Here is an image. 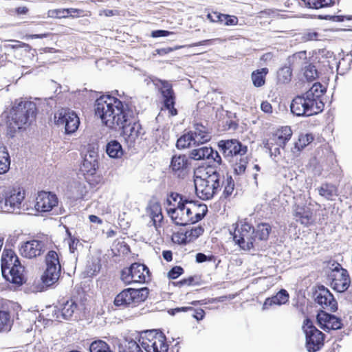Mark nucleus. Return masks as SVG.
Segmentation results:
<instances>
[{
	"label": "nucleus",
	"instance_id": "f257e3e1",
	"mask_svg": "<svg viewBox=\"0 0 352 352\" xmlns=\"http://www.w3.org/2000/svg\"><path fill=\"white\" fill-rule=\"evenodd\" d=\"M94 107L96 116L105 126L114 130L122 129L128 142L134 143L144 135V131L137 119L138 113L132 105L124 104L115 97L102 96L96 100Z\"/></svg>",
	"mask_w": 352,
	"mask_h": 352
},
{
	"label": "nucleus",
	"instance_id": "f03ea898",
	"mask_svg": "<svg viewBox=\"0 0 352 352\" xmlns=\"http://www.w3.org/2000/svg\"><path fill=\"white\" fill-rule=\"evenodd\" d=\"M233 236L235 244L245 251H250L258 247V242L267 241L269 238L272 228L268 223L258 224L254 228L246 219H242L232 225Z\"/></svg>",
	"mask_w": 352,
	"mask_h": 352
},
{
	"label": "nucleus",
	"instance_id": "7ed1b4c3",
	"mask_svg": "<svg viewBox=\"0 0 352 352\" xmlns=\"http://www.w3.org/2000/svg\"><path fill=\"white\" fill-rule=\"evenodd\" d=\"M197 169L194 175V185L197 196L202 200L212 199L221 189L223 184V176L211 168H206V173H201Z\"/></svg>",
	"mask_w": 352,
	"mask_h": 352
},
{
	"label": "nucleus",
	"instance_id": "20e7f679",
	"mask_svg": "<svg viewBox=\"0 0 352 352\" xmlns=\"http://www.w3.org/2000/svg\"><path fill=\"white\" fill-rule=\"evenodd\" d=\"M24 267L12 250H4L1 256L3 276L12 283L21 285L23 282Z\"/></svg>",
	"mask_w": 352,
	"mask_h": 352
},
{
	"label": "nucleus",
	"instance_id": "39448f33",
	"mask_svg": "<svg viewBox=\"0 0 352 352\" xmlns=\"http://www.w3.org/2000/svg\"><path fill=\"white\" fill-rule=\"evenodd\" d=\"M10 126L20 129L28 123L32 122L36 118V105L34 102L16 100L10 111Z\"/></svg>",
	"mask_w": 352,
	"mask_h": 352
},
{
	"label": "nucleus",
	"instance_id": "423d86ee",
	"mask_svg": "<svg viewBox=\"0 0 352 352\" xmlns=\"http://www.w3.org/2000/svg\"><path fill=\"white\" fill-rule=\"evenodd\" d=\"M3 206L2 211L8 213L20 214L25 210L23 201L25 199V190L21 187L3 188Z\"/></svg>",
	"mask_w": 352,
	"mask_h": 352
},
{
	"label": "nucleus",
	"instance_id": "0eeeda50",
	"mask_svg": "<svg viewBox=\"0 0 352 352\" xmlns=\"http://www.w3.org/2000/svg\"><path fill=\"white\" fill-rule=\"evenodd\" d=\"M166 337L157 330H148L141 333L139 342L146 352H167Z\"/></svg>",
	"mask_w": 352,
	"mask_h": 352
},
{
	"label": "nucleus",
	"instance_id": "6e6552de",
	"mask_svg": "<svg viewBox=\"0 0 352 352\" xmlns=\"http://www.w3.org/2000/svg\"><path fill=\"white\" fill-rule=\"evenodd\" d=\"M46 269L41 276V280L46 287L56 283L60 276L61 265L59 256L54 250H50L45 256Z\"/></svg>",
	"mask_w": 352,
	"mask_h": 352
},
{
	"label": "nucleus",
	"instance_id": "1a4fd4ad",
	"mask_svg": "<svg viewBox=\"0 0 352 352\" xmlns=\"http://www.w3.org/2000/svg\"><path fill=\"white\" fill-rule=\"evenodd\" d=\"M149 290L147 287L140 289L127 288L118 294L114 300L116 307L135 306L137 304L144 302L148 296Z\"/></svg>",
	"mask_w": 352,
	"mask_h": 352
},
{
	"label": "nucleus",
	"instance_id": "9d476101",
	"mask_svg": "<svg viewBox=\"0 0 352 352\" xmlns=\"http://www.w3.org/2000/svg\"><path fill=\"white\" fill-rule=\"evenodd\" d=\"M302 329L306 338V346L309 352L318 351L324 344V334L314 326L312 321L306 318Z\"/></svg>",
	"mask_w": 352,
	"mask_h": 352
},
{
	"label": "nucleus",
	"instance_id": "9b49d317",
	"mask_svg": "<svg viewBox=\"0 0 352 352\" xmlns=\"http://www.w3.org/2000/svg\"><path fill=\"white\" fill-rule=\"evenodd\" d=\"M333 265L335 267L328 276L329 279L331 280V286L338 292H344L349 288L351 283L349 274L340 264L336 263Z\"/></svg>",
	"mask_w": 352,
	"mask_h": 352
},
{
	"label": "nucleus",
	"instance_id": "f8f14e48",
	"mask_svg": "<svg viewBox=\"0 0 352 352\" xmlns=\"http://www.w3.org/2000/svg\"><path fill=\"white\" fill-rule=\"evenodd\" d=\"M54 120L57 125H65V131L67 134L74 133L80 124L77 114L69 109L64 108L55 113Z\"/></svg>",
	"mask_w": 352,
	"mask_h": 352
},
{
	"label": "nucleus",
	"instance_id": "ddd939ff",
	"mask_svg": "<svg viewBox=\"0 0 352 352\" xmlns=\"http://www.w3.org/2000/svg\"><path fill=\"white\" fill-rule=\"evenodd\" d=\"M218 146L226 158H239L245 155L248 151L247 146L235 139L220 140Z\"/></svg>",
	"mask_w": 352,
	"mask_h": 352
},
{
	"label": "nucleus",
	"instance_id": "4468645a",
	"mask_svg": "<svg viewBox=\"0 0 352 352\" xmlns=\"http://www.w3.org/2000/svg\"><path fill=\"white\" fill-rule=\"evenodd\" d=\"M302 94L296 96L290 105L291 112L296 116L309 117L316 115L318 112L313 107V104L309 103Z\"/></svg>",
	"mask_w": 352,
	"mask_h": 352
},
{
	"label": "nucleus",
	"instance_id": "2eb2a0df",
	"mask_svg": "<svg viewBox=\"0 0 352 352\" xmlns=\"http://www.w3.org/2000/svg\"><path fill=\"white\" fill-rule=\"evenodd\" d=\"M315 301L323 309L334 312L338 309V303L333 294L324 286H319L314 293Z\"/></svg>",
	"mask_w": 352,
	"mask_h": 352
},
{
	"label": "nucleus",
	"instance_id": "dca6fc26",
	"mask_svg": "<svg viewBox=\"0 0 352 352\" xmlns=\"http://www.w3.org/2000/svg\"><path fill=\"white\" fill-rule=\"evenodd\" d=\"M325 89L322 87V85L319 83H314L312 87L307 91L305 94H302L304 97L309 100L310 104H313V107L316 112H321L324 109V103L322 100Z\"/></svg>",
	"mask_w": 352,
	"mask_h": 352
},
{
	"label": "nucleus",
	"instance_id": "f3484780",
	"mask_svg": "<svg viewBox=\"0 0 352 352\" xmlns=\"http://www.w3.org/2000/svg\"><path fill=\"white\" fill-rule=\"evenodd\" d=\"M76 309V303L72 300L59 302L53 308L52 317L58 321L69 320L73 316Z\"/></svg>",
	"mask_w": 352,
	"mask_h": 352
},
{
	"label": "nucleus",
	"instance_id": "a211bd4d",
	"mask_svg": "<svg viewBox=\"0 0 352 352\" xmlns=\"http://www.w3.org/2000/svg\"><path fill=\"white\" fill-rule=\"evenodd\" d=\"M189 157L194 160H211L217 165H221L222 160L219 153L212 147L201 146L190 151Z\"/></svg>",
	"mask_w": 352,
	"mask_h": 352
},
{
	"label": "nucleus",
	"instance_id": "6ab92c4d",
	"mask_svg": "<svg viewBox=\"0 0 352 352\" xmlns=\"http://www.w3.org/2000/svg\"><path fill=\"white\" fill-rule=\"evenodd\" d=\"M58 204L56 195L50 192L41 191L36 199L35 209L38 212H49Z\"/></svg>",
	"mask_w": 352,
	"mask_h": 352
},
{
	"label": "nucleus",
	"instance_id": "aec40b11",
	"mask_svg": "<svg viewBox=\"0 0 352 352\" xmlns=\"http://www.w3.org/2000/svg\"><path fill=\"white\" fill-rule=\"evenodd\" d=\"M316 318L319 326L324 331L338 330L342 327L340 318L324 311H320Z\"/></svg>",
	"mask_w": 352,
	"mask_h": 352
},
{
	"label": "nucleus",
	"instance_id": "412c9836",
	"mask_svg": "<svg viewBox=\"0 0 352 352\" xmlns=\"http://www.w3.org/2000/svg\"><path fill=\"white\" fill-rule=\"evenodd\" d=\"M45 250V243L43 241L31 240L21 246L20 252L23 256L33 258L40 256Z\"/></svg>",
	"mask_w": 352,
	"mask_h": 352
},
{
	"label": "nucleus",
	"instance_id": "4be33fe9",
	"mask_svg": "<svg viewBox=\"0 0 352 352\" xmlns=\"http://www.w3.org/2000/svg\"><path fill=\"white\" fill-rule=\"evenodd\" d=\"M160 82L162 83L160 92L164 99V105L171 116H176L177 110L174 107L175 97L172 85L166 81L160 80Z\"/></svg>",
	"mask_w": 352,
	"mask_h": 352
},
{
	"label": "nucleus",
	"instance_id": "5701e85b",
	"mask_svg": "<svg viewBox=\"0 0 352 352\" xmlns=\"http://www.w3.org/2000/svg\"><path fill=\"white\" fill-rule=\"evenodd\" d=\"M98 153L95 151H87L80 166V171L83 175H94L96 173L98 167Z\"/></svg>",
	"mask_w": 352,
	"mask_h": 352
},
{
	"label": "nucleus",
	"instance_id": "b1692460",
	"mask_svg": "<svg viewBox=\"0 0 352 352\" xmlns=\"http://www.w3.org/2000/svg\"><path fill=\"white\" fill-rule=\"evenodd\" d=\"M131 276L133 283H144L150 280V272L144 264L134 263L131 265Z\"/></svg>",
	"mask_w": 352,
	"mask_h": 352
},
{
	"label": "nucleus",
	"instance_id": "393cba45",
	"mask_svg": "<svg viewBox=\"0 0 352 352\" xmlns=\"http://www.w3.org/2000/svg\"><path fill=\"white\" fill-rule=\"evenodd\" d=\"M189 166L188 157L185 155H174L171 159L170 168L178 177H184Z\"/></svg>",
	"mask_w": 352,
	"mask_h": 352
},
{
	"label": "nucleus",
	"instance_id": "a878e982",
	"mask_svg": "<svg viewBox=\"0 0 352 352\" xmlns=\"http://www.w3.org/2000/svg\"><path fill=\"white\" fill-rule=\"evenodd\" d=\"M190 133L192 135L194 144L196 145L203 144L211 139L208 129L202 124H195L194 130L190 131Z\"/></svg>",
	"mask_w": 352,
	"mask_h": 352
},
{
	"label": "nucleus",
	"instance_id": "bb28decb",
	"mask_svg": "<svg viewBox=\"0 0 352 352\" xmlns=\"http://www.w3.org/2000/svg\"><path fill=\"white\" fill-rule=\"evenodd\" d=\"M289 298V296L287 290L282 289L276 295L265 299L263 305V309H268L274 305H285L288 302Z\"/></svg>",
	"mask_w": 352,
	"mask_h": 352
},
{
	"label": "nucleus",
	"instance_id": "cd10ccee",
	"mask_svg": "<svg viewBox=\"0 0 352 352\" xmlns=\"http://www.w3.org/2000/svg\"><path fill=\"white\" fill-rule=\"evenodd\" d=\"M204 232V228L201 226H197L190 230L186 231L185 234H177L174 236L173 240L179 243H186V242L192 241L198 238Z\"/></svg>",
	"mask_w": 352,
	"mask_h": 352
},
{
	"label": "nucleus",
	"instance_id": "c85d7f7f",
	"mask_svg": "<svg viewBox=\"0 0 352 352\" xmlns=\"http://www.w3.org/2000/svg\"><path fill=\"white\" fill-rule=\"evenodd\" d=\"M153 225L157 228L163 220L161 205L159 202H151L147 208Z\"/></svg>",
	"mask_w": 352,
	"mask_h": 352
},
{
	"label": "nucleus",
	"instance_id": "c756f323",
	"mask_svg": "<svg viewBox=\"0 0 352 352\" xmlns=\"http://www.w3.org/2000/svg\"><path fill=\"white\" fill-rule=\"evenodd\" d=\"M294 215L296 221L305 226H308L312 221V212L308 207L297 206Z\"/></svg>",
	"mask_w": 352,
	"mask_h": 352
},
{
	"label": "nucleus",
	"instance_id": "7c9ffc66",
	"mask_svg": "<svg viewBox=\"0 0 352 352\" xmlns=\"http://www.w3.org/2000/svg\"><path fill=\"white\" fill-rule=\"evenodd\" d=\"M167 211L171 219L176 225L184 226L190 224V217H188L185 210H182V209H168Z\"/></svg>",
	"mask_w": 352,
	"mask_h": 352
},
{
	"label": "nucleus",
	"instance_id": "2f4dec72",
	"mask_svg": "<svg viewBox=\"0 0 352 352\" xmlns=\"http://www.w3.org/2000/svg\"><path fill=\"white\" fill-rule=\"evenodd\" d=\"M106 152L111 158H120L124 153L122 145L116 140H111L107 143L106 146Z\"/></svg>",
	"mask_w": 352,
	"mask_h": 352
},
{
	"label": "nucleus",
	"instance_id": "473e14b6",
	"mask_svg": "<svg viewBox=\"0 0 352 352\" xmlns=\"http://www.w3.org/2000/svg\"><path fill=\"white\" fill-rule=\"evenodd\" d=\"M276 135L277 137L274 139L275 144L284 148L286 143L290 140L292 131L289 126H284L278 132Z\"/></svg>",
	"mask_w": 352,
	"mask_h": 352
},
{
	"label": "nucleus",
	"instance_id": "72a5a7b5",
	"mask_svg": "<svg viewBox=\"0 0 352 352\" xmlns=\"http://www.w3.org/2000/svg\"><path fill=\"white\" fill-rule=\"evenodd\" d=\"M268 69L266 67L252 72L251 79L254 87H261L265 85V76L268 74Z\"/></svg>",
	"mask_w": 352,
	"mask_h": 352
},
{
	"label": "nucleus",
	"instance_id": "f704fd0d",
	"mask_svg": "<svg viewBox=\"0 0 352 352\" xmlns=\"http://www.w3.org/2000/svg\"><path fill=\"white\" fill-rule=\"evenodd\" d=\"M119 352H143V351L137 342L126 338L119 344Z\"/></svg>",
	"mask_w": 352,
	"mask_h": 352
},
{
	"label": "nucleus",
	"instance_id": "c9c22d12",
	"mask_svg": "<svg viewBox=\"0 0 352 352\" xmlns=\"http://www.w3.org/2000/svg\"><path fill=\"white\" fill-rule=\"evenodd\" d=\"M304 6L311 9H320L330 7L335 3V0H300Z\"/></svg>",
	"mask_w": 352,
	"mask_h": 352
},
{
	"label": "nucleus",
	"instance_id": "e433bc0d",
	"mask_svg": "<svg viewBox=\"0 0 352 352\" xmlns=\"http://www.w3.org/2000/svg\"><path fill=\"white\" fill-rule=\"evenodd\" d=\"M10 159L7 148L0 146V175L4 174L9 170Z\"/></svg>",
	"mask_w": 352,
	"mask_h": 352
},
{
	"label": "nucleus",
	"instance_id": "4c0bfd02",
	"mask_svg": "<svg viewBox=\"0 0 352 352\" xmlns=\"http://www.w3.org/2000/svg\"><path fill=\"white\" fill-rule=\"evenodd\" d=\"M337 192V188L334 185L327 183L322 184L318 188L319 195L329 200H332L333 197H336Z\"/></svg>",
	"mask_w": 352,
	"mask_h": 352
},
{
	"label": "nucleus",
	"instance_id": "58836bf2",
	"mask_svg": "<svg viewBox=\"0 0 352 352\" xmlns=\"http://www.w3.org/2000/svg\"><path fill=\"white\" fill-rule=\"evenodd\" d=\"M232 167L236 175H240L245 173L248 162V157L243 155L233 159Z\"/></svg>",
	"mask_w": 352,
	"mask_h": 352
},
{
	"label": "nucleus",
	"instance_id": "ea45409f",
	"mask_svg": "<svg viewBox=\"0 0 352 352\" xmlns=\"http://www.w3.org/2000/svg\"><path fill=\"white\" fill-rule=\"evenodd\" d=\"M176 146L177 148L182 149L190 147L192 146H197L194 144V140L192 135L190 134V131L182 135L177 141Z\"/></svg>",
	"mask_w": 352,
	"mask_h": 352
},
{
	"label": "nucleus",
	"instance_id": "a19ab883",
	"mask_svg": "<svg viewBox=\"0 0 352 352\" xmlns=\"http://www.w3.org/2000/svg\"><path fill=\"white\" fill-rule=\"evenodd\" d=\"M89 352H113L110 346L104 341L98 340L91 342Z\"/></svg>",
	"mask_w": 352,
	"mask_h": 352
},
{
	"label": "nucleus",
	"instance_id": "79ce46f5",
	"mask_svg": "<svg viewBox=\"0 0 352 352\" xmlns=\"http://www.w3.org/2000/svg\"><path fill=\"white\" fill-rule=\"evenodd\" d=\"M314 140V138L311 133L300 134L298 141L295 144V147L299 151L302 150L305 147L312 142Z\"/></svg>",
	"mask_w": 352,
	"mask_h": 352
},
{
	"label": "nucleus",
	"instance_id": "37998d69",
	"mask_svg": "<svg viewBox=\"0 0 352 352\" xmlns=\"http://www.w3.org/2000/svg\"><path fill=\"white\" fill-rule=\"evenodd\" d=\"M12 321L9 313L0 311V332L10 331Z\"/></svg>",
	"mask_w": 352,
	"mask_h": 352
},
{
	"label": "nucleus",
	"instance_id": "c03bdc74",
	"mask_svg": "<svg viewBox=\"0 0 352 352\" xmlns=\"http://www.w3.org/2000/svg\"><path fill=\"white\" fill-rule=\"evenodd\" d=\"M292 69L290 67L284 66L277 73V78L279 82L285 83L291 80Z\"/></svg>",
	"mask_w": 352,
	"mask_h": 352
},
{
	"label": "nucleus",
	"instance_id": "a18cd8bd",
	"mask_svg": "<svg viewBox=\"0 0 352 352\" xmlns=\"http://www.w3.org/2000/svg\"><path fill=\"white\" fill-rule=\"evenodd\" d=\"M199 211L195 210L193 217H190V224L195 223L201 221L206 214L208 212L207 206L205 204H200L197 208Z\"/></svg>",
	"mask_w": 352,
	"mask_h": 352
},
{
	"label": "nucleus",
	"instance_id": "49530a36",
	"mask_svg": "<svg viewBox=\"0 0 352 352\" xmlns=\"http://www.w3.org/2000/svg\"><path fill=\"white\" fill-rule=\"evenodd\" d=\"M304 76L308 81H312L318 77V72L312 64L306 65L304 67Z\"/></svg>",
	"mask_w": 352,
	"mask_h": 352
},
{
	"label": "nucleus",
	"instance_id": "de8ad7c7",
	"mask_svg": "<svg viewBox=\"0 0 352 352\" xmlns=\"http://www.w3.org/2000/svg\"><path fill=\"white\" fill-rule=\"evenodd\" d=\"M306 52L302 51L294 54L291 58L289 61H292L294 65H302L303 64H307Z\"/></svg>",
	"mask_w": 352,
	"mask_h": 352
},
{
	"label": "nucleus",
	"instance_id": "09e8293b",
	"mask_svg": "<svg viewBox=\"0 0 352 352\" xmlns=\"http://www.w3.org/2000/svg\"><path fill=\"white\" fill-rule=\"evenodd\" d=\"M223 184H224V190H223V194L225 197H228L232 193L234 188V180L232 178V177L228 176L226 183L225 184L223 183Z\"/></svg>",
	"mask_w": 352,
	"mask_h": 352
},
{
	"label": "nucleus",
	"instance_id": "8fccbe9b",
	"mask_svg": "<svg viewBox=\"0 0 352 352\" xmlns=\"http://www.w3.org/2000/svg\"><path fill=\"white\" fill-rule=\"evenodd\" d=\"M10 42L13 43L14 44H8L5 45L6 48H10L13 50H17L19 48H25L26 51H30L31 47L30 45L23 43L21 41L17 40H9Z\"/></svg>",
	"mask_w": 352,
	"mask_h": 352
},
{
	"label": "nucleus",
	"instance_id": "3c124183",
	"mask_svg": "<svg viewBox=\"0 0 352 352\" xmlns=\"http://www.w3.org/2000/svg\"><path fill=\"white\" fill-rule=\"evenodd\" d=\"M131 271V266L128 268H124L121 272V279L125 284H131L133 283Z\"/></svg>",
	"mask_w": 352,
	"mask_h": 352
},
{
	"label": "nucleus",
	"instance_id": "603ef678",
	"mask_svg": "<svg viewBox=\"0 0 352 352\" xmlns=\"http://www.w3.org/2000/svg\"><path fill=\"white\" fill-rule=\"evenodd\" d=\"M184 272V269L180 266H175L168 272V277L170 279H175L182 275Z\"/></svg>",
	"mask_w": 352,
	"mask_h": 352
},
{
	"label": "nucleus",
	"instance_id": "864d4df0",
	"mask_svg": "<svg viewBox=\"0 0 352 352\" xmlns=\"http://www.w3.org/2000/svg\"><path fill=\"white\" fill-rule=\"evenodd\" d=\"M68 243L69 252L72 254H75L78 251V247L82 246L78 238H72L71 241H69Z\"/></svg>",
	"mask_w": 352,
	"mask_h": 352
},
{
	"label": "nucleus",
	"instance_id": "5fc2aeb1",
	"mask_svg": "<svg viewBox=\"0 0 352 352\" xmlns=\"http://www.w3.org/2000/svg\"><path fill=\"white\" fill-rule=\"evenodd\" d=\"M196 262L198 263H201L206 261H212L214 260V256L210 255L207 256L204 253H197L195 256Z\"/></svg>",
	"mask_w": 352,
	"mask_h": 352
},
{
	"label": "nucleus",
	"instance_id": "6e6d98bb",
	"mask_svg": "<svg viewBox=\"0 0 352 352\" xmlns=\"http://www.w3.org/2000/svg\"><path fill=\"white\" fill-rule=\"evenodd\" d=\"M192 201H190L188 198L186 197H182L180 198V199L178 201L177 204H175V206L173 208H171L170 209H182V210H185L186 209V204H191Z\"/></svg>",
	"mask_w": 352,
	"mask_h": 352
},
{
	"label": "nucleus",
	"instance_id": "4d7b16f0",
	"mask_svg": "<svg viewBox=\"0 0 352 352\" xmlns=\"http://www.w3.org/2000/svg\"><path fill=\"white\" fill-rule=\"evenodd\" d=\"M183 196L181 195L179 193L177 192H171L169 198L168 199L167 201L168 205H172L173 206H175V204H177L178 201L182 198Z\"/></svg>",
	"mask_w": 352,
	"mask_h": 352
},
{
	"label": "nucleus",
	"instance_id": "13d9d810",
	"mask_svg": "<svg viewBox=\"0 0 352 352\" xmlns=\"http://www.w3.org/2000/svg\"><path fill=\"white\" fill-rule=\"evenodd\" d=\"M172 34H173V32L167 31V30H157L152 31L151 36L153 38L164 37V36H168Z\"/></svg>",
	"mask_w": 352,
	"mask_h": 352
},
{
	"label": "nucleus",
	"instance_id": "bf43d9fd",
	"mask_svg": "<svg viewBox=\"0 0 352 352\" xmlns=\"http://www.w3.org/2000/svg\"><path fill=\"white\" fill-rule=\"evenodd\" d=\"M79 11L74 8H69L64 9L62 11H58V14H59V17H65L66 16L70 15L74 16L75 13H78Z\"/></svg>",
	"mask_w": 352,
	"mask_h": 352
},
{
	"label": "nucleus",
	"instance_id": "052dcab7",
	"mask_svg": "<svg viewBox=\"0 0 352 352\" xmlns=\"http://www.w3.org/2000/svg\"><path fill=\"white\" fill-rule=\"evenodd\" d=\"M193 281H194V278L192 276H190L187 278H184V279L178 281L176 283V285L179 287H182L184 285H192Z\"/></svg>",
	"mask_w": 352,
	"mask_h": 352
},
{
	"label": "nucleus",
	"instance_id": "680f3d73",
	"mask_svg": "<svg viewBox=\"0 0 352 352\" xmlns=\"http://www.w3.org/2000/svg\"><path fill=\"white\" fill-rule=\"evenodd\" d=\"M261 110L265 113H271L272 111V107L267 101H264L261 105Z\"/></svg>",
	"mask_w": 352,
	"mask_h": 352
},
{
	"label": "nucleus",
	"instance_id": "e2e57ef3",
	"mask_svg": "<svg viewBox=\"0 0 352 352\" xmlns=\"http://www.w3.org/2000/svg\"><path fill=\"white\" fill-rule=\"evenodd\" d=\"M188 310H192V308L190 307H177L169 310L168 313H170L172 315H175L176 313L180 311H187Z\"/></svg>",
	"mask_w": 352,
	"mask_h": 352
},
{
	"label": "nucleus",
	"instance_id": "0e129e2a",
	"mask_svg": "<svg viewBox=\"0 0 352 352\" xmlns=\"http://www.w3.org/2000/svg\"><path fill=\"white\" fill-rule=\"evenodd\" d=\"M226 19V22H224V25H234L238 23V19L234 16L228 15V18Z\"/></svg>",
	"mask_w": 352,
	"mask_h": 352
},
{
	"label": "nucleus",
	"instance_id": "69168bd1",
	"mask_svg": "<svg viewBox=\"0 0 352 352\" xmlns=\"http://www.w3.org/2000/svg\"><path fill=\"white\" fill-rule=\"evenodd\" d=\"M162 256H163V258L166 261H170L173 259V254H172V252L170 251V250H164V251H163Z\"/></svg>",
	"mask_w": 352,
	"mask_h": 352
},
{
	"label": "nucleus",
	"instance_id": "338daca9",
	"mask_svg": "<svg viewBox=\"0 0 352 352\" xmlns=\"http://www.w3.org/2000/svg\"><path fill=\"white\" fill-rule=\"evenodd\" d=\"M318 36V33L316 32H308L307 34H305V38L307 40H316Z\"/></svg>",
	"mask_w": 352,
	"mask_h": 352
},
{
	"label": "nucleus",
	"instance_id": "774afa93",
	"mask_svg": "<svg viewBox=\"0 0 352 352\" xmlns=\"http://www.w3.org/2000/svg\"><path fill=\"white\" fill-rule=\"evenodd\" d=\"M219 13L213 12L207 15L208 19L212 22H217L219 20Z\"/></svg>",
	"mask_w": 352,
	"mask_h": 352
}]
</instances>
